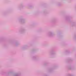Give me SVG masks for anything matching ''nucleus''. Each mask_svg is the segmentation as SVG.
I'll return each instance as SVG.
<instances>
[{
	"instance_id": "nucleus-1",
	"label": "nucleus",
	"mask_w": 76,
	"mask_h": 76,
	"mask_svg": "<svg viewBox=\"0 0 76 76\" xmlns=\"http://www.w3.org/2000/svg\"><path fill=\"white\" fill-rule=\"evenodd\" d=\"M75 9H76V7H75Z\"/></svg>"
}]
</instances>
